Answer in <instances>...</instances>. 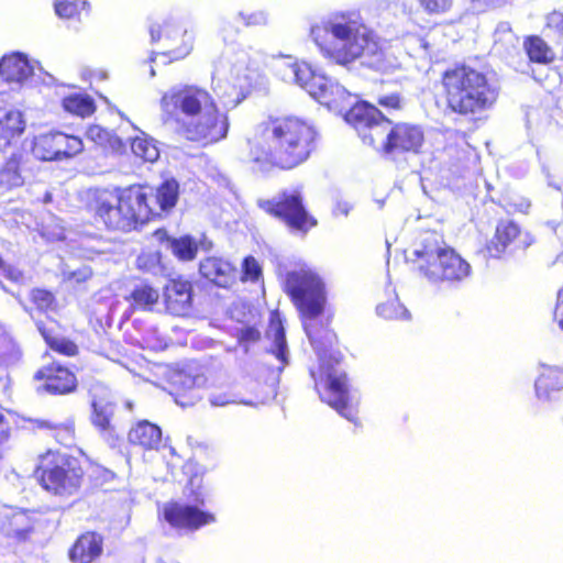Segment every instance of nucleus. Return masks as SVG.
<instances>
[{
	"instance_id": "obj_1",
	"label": "nucleus",
	"mask_w": 563,
	"mask_h": 563,
	"mask_svg": "<svg viewBox=\"0 0 563 563\" xmlns=\"http://www.w3.org/2000/svg\"><path fill=\"white\" fill-rule=\"evenodd\" d=\"M320 133L296 114H269L245 141L249 159L262 167L289 172L306 164L319 150Z\"/></svg>"
},
{
	"instance_id": "obj_2",
	"label": "nucleus",
	"mask_w": 563,
	"mask_h": 563,
	"mask_svg": "<svg viewBox=\"0 0 563 563\" xmlns=\"http://www.w3.org/2000/svg\"><path fill=\"white\" fill-rule=\"evenodd\" d=\"M435 103L455 120L477 122L497 103L500 89L492 73L465 62L445 67L437 81Z\"/></svg>"
},
{
	"instance_id": "obj_3",
	"label": "nucleus",
	"mask_w": 563,
	"mask_h": 563,
	"mask_svg": "<svg viewBox=\"0 0 563 563\" xmlns=\"http://www.w3.org/2000/svg\"><path fill=\"white\" fill-rule=\"evenodd\" d=\"M176 205V181L166 180L156 195L143 187H130L122 191H96L91 210L98 221L108 229L131 231L146 223L161 212H169Z\"/></svg>"
},
{
	"instance_id": "obj_4",
	"label": "nucleus",
	"mask_w": 563,
	"mask_h": 563,
	"mask_svg": "<svg viewBox=\"0 0 563 563\" xmlns=\"http://www.w3.org/2000/svg\"><path fill=\"white\" fill-rule=\"evenodd\" d=\"M310 35L323 56L338 65H349L379 51L374 33L360 19L346 13L312 25Z\"/></svg>"
},
{
	"instance_id": "obj_5",
	"label": "nucleus",
	"mask_w": 563,
	"mask_h": 563,
	"mask_svg": "<svg viewBox=\"0 0 563 563\" xmlns=\"http://www.w3.org/2000/svg\"><path fill=\"white\" fill-rule=\"evenodd\" d=\"M178 109L196 122L183 123L180 133L206 147L224 140L229 133L228 115L220 111L212 95L202 87L185 85L178 90Z\"/></svg>"
},
{
	"instance_id": "obj_6",
	"label": "nucleus",
	"mask_w": 563,
	"mask_h": 563,
	"mask_svg": "<svg viewBox=\"0 0 563 563\" xmlns=\"http://www.w3.org/2000/svg\"><path fill=\"white\" fill-rule=\"evenodd\" d=\"M284 291L298 310L311 344L317 345L323 338L329 342L335 338L330 329L322 328L317 321L324 311L327 291L324 282L316 272L301 268L287 273Z\"/></svg>"
},
{
	"instance_id": "obj_7",
	"label": "nucleus",
	"mask_w": 563,
	"mask_h": 563,
	"mask_svg": "<svg viewBox=\"0 0 563 563\" xmlns=\"http://www.w3.org/2000/svg\"><path fill=\"white\" fill-rule=\"evenodd\" d=\"M412 261L416 268L433 283L459 284L472 274L470 263L435 231L423 235Z\"/></svg>"
},
{
	"instance_id": "obj_8",
	"label": "nucleus",
	"mask_w": 563,
	"mask_h": 563,
	"mask_svg": "<svg viewBox=\"0 0 563 563\" xmlns=\"http://www.w3.org/2000/svg\"><path fill=\"white\" fill-rule=\"evenodd\" d=\"M313 388L320 400L347 420H356V410L351 404L347 376L339 373L330 360L320 356L310 368Z\"/></svg>"
},
{
	"instance_id": "obj_9",
	"label": "nucleus",
	"mask_w": 563,
	"mask_h": 563,
	"mask_svg": "<svg viewBox=\"0 0 563 563\" xmlns=\"http://www.w3.org/2000/svg\"><path fill=\"white\" fill-rule=\"evenodd\" d=\"M258 207L292 233L306 235L318 225V219L308 210L305 197L298 189L283 190L276 198L260 200Z\"/></svg>"
},
{
	"instance_id": "obj_10",
	"label": "nucleus",
	"mask_w": 563,
	"mask_h": 563,
	"mask_svg": "<svg viewBox=\"0 0 563 563\" xmlns=\"http://www.w3.org/2000/svg\"><path fill=\"white\" fill-rule=\"evenodd\" d=\"M205 473L206 470L192 460L183 466V474L187 477L184 494L191 504L178 505V529L195 531L216 521L212 512L198 508L203 505L201 487Z\"/></svg>"
},
{
	"instance_id": "obj_11",
	"label": "nucleus",
	"mask_w": 563,
	"mask_h": 563,
	"mask_svg": "<svg viewBox=\"0 0 563 563\" xmlns=\"http://www.w3.org/2000/svg\"><path fill=\"white\" fill-rule=\"evenodd\" d=\"M36 474L42 486L56 495H70L80 485L81 470L67 455L47 451L40 456Z\"/></svg>"
},
{
	"instance_id": "obj_12",
	"label": "nucleus",
	"mask_w": 563,
	"mask_h": 563,
	"mask_svg": "<svg viewBox=\"0 0 563 563\" xmlns=\"http://www.w3.org/2000/svg\"><path fill=\"white\" fill-rule=\"evenodd\" d=\"M534 242V235L516 221L500 220L481 252L487 258L499 260L506 254L525 253Z\"/></svg>"
},
{
	"instance_id": "obj_13",
	"label": "nucleus",
	"mask_w": 563,
	"mask_h": 563,
	"mask_svg": "<svg viewBox=\"0 0 563 563\" xmlns=\"http://www.w3.org/2000/svg\"><path fill=\"white\" fill-rule=\"evenodd\" d=\"M345 121L353 126L363 142L376 146L378 139L386 132L390 120L374 104L367 101L354 103L344 115Z\"/></svg>"
},
{
	"instance_id": "obj_14",
	"label": "nucleus",
	"mask_w": 563,
	"mask_h": 563,
	"mask_svg": "<svg viewBox=\"0 0 563 563\" xmlns=\"http://www.w3.org/2000/svg\"><path fill=\"white\" fill-rule=\"evenodd\" d=\"M424 143V132L418 124L393 122L386 124V132L377 145L384 154H417Z\"/></svg>"
},
{
	"instance_id": "obj_15",
	"label": "nucleus",
	"mask_w": 563,
	"mask_h": 563,
	"mask_svg": "<svg viewBox=\"0 0 563 563\" xmlns=\"http://www.w3.org/2000/svg\"><path fill=\"white\" fill-rule=\"evenodd\" d=\"M37 380H44L40 387L49 394H67L75 389L76 377L67 368L60 365H49L41 368L34 375Z\"/></svg>"
},
{
	"instance_id": "obj_16",
	"label": "nucleus",
	"mask_w": 563,
	"mask_h": 563,
	"mask_svg": "<svg viewBox=\"0 0 563 563\" xmlns=\"http://www.w3.org/2000/svg\"><path fill=\"white\" fill-rule=\"evenodd\" d=\"M199 272L218 287L229 288L236 280L235 266L221 257L208 256L199 263Z\"/></svg>"
},
{
	"instance_id": "obj_17",
	"label": "nucleus",
	"mask_w": 563,
	"mask_h": 563,
	"mask_svg": "<svg viewBox=\"0 0 563 563\" xmlns=\"http://www.w3.org/2000/svg\"><path fill=\"white\" fill-rule=\"evenodd\" d=\"M103 539L96 532L81 534L69 550L71 563H92L102 553Z\"/></svg>"
},
{
	"instance_id": "obj_18",
	"label": "nucleus",
	"mask_w": 563,
	"mask_h": 563,
	"mask_svg": "<svg viewBox=\"0 0 563 563\" xmlns=\"http://www.w3.org/2000/svg\"><path fill=\"white\" fill-rule=\"evenodd\" d=\"M0 74L8 82L22 84L33 74V67L30 65L26 56L13 53L2 57L0 60Z\"/></svg>"
},
{
	"instance_id": "obj_19",
	"label": "nucleus",
	"mask_w": 563,
	"mask_h": 563,
	"mask_svg": "<svg viewBox=\"0 0 563 563\" xmlns=\"http://www.w3.org/2000/svg\"><path fill=\"white\" fill-rule=\"evenodd\" d=\"M534 387L539 398L550 399L553 394L563 389V367L543 365Z\"/></svg>"
},
{
	"instance_id": "obj_20",
	"label": "nucleus",
	"mask_w": 563,
	"mask_h": 563,
	"mask_svg": "<svg viewBox=\"0 0 563 563\" xmlns=\"http://www.w3.org/2000/svg\"><path fill=\"white\" fill-rule=\"evenodd\" d=\"M128 440L133 445L154 450L161 444L162 431L156 424L142 420L129 431Z\"/></svg>"
},
{
	"instance_id": "obj_21",
	"label": "nucleus",
	"mask_w": 563,
	"mask_h": 563,
	"mask_svg": "<svg viewBox=\"0 0 563 563\" xmlns=\"http://www.w3.org/2000/svg\"><path fill=\"white\" fill-rule=\"evenodd\" d=\"M523 49L532 64L549 65L555 60L552 47L539 35H528L523 38Z\"/></svg>"
},
{
	"instance_id": "obj_22",
	"label": "nucleus",
	"mask_w": 563,
	"mask_h": 563,
	"mask_svg": "<svg viewBox=\"0 0 563 563\" xmlns=\"http://www.w3.org/2000/svg\"><path fill=\"white\" fill-rule=\"evenodd\" d=\"M25 184V175L22 168V157L11 155L0 167V187L5 190L22 187Z\"/></svg>"
},
{
	"instance_id": "obj_23",
	"label": "nucleus",
	"mask_w": 563,
	"mask_h": 563,
	"mask_svg": "<svg viewBox=\"0 0 563 563\" xmlns=\"http://www.w3.org/2000/svg\"><path fill=\"white\" fill-rule=\"evenodd\" d=\"M213 243L206 233H201L198 239L186 234L178 238V260L192 261L197 257L199 251L209 252Z\"/></svg>"
},
{
	"instance_id": "obj_24",
	"label": "nucleus",
	"mask_w": 563,
	"mask_h": 563,
	"mask_svg": "<svg viewBox=\"0 0 563 563\" xmlns=\"http://www.w3.org/2000/svg\"><path fill=\"white\" fill-rule=\"evenodd\" d=\"M321 79L308 63L299 60L290 81L298 84L311 96L318 97L322 90Z\"/></svg>"
},
{
	"instance_id": "obj_25",
	"label": "nucleus",
	"mask_w": 563,
	"mask_h": 563,
	"mask_svg": "<svg viewBox=\"0 0 563 563\" xmlns=\"http://www.w3.org/2000/svg\"><path fill=\"white\" fill-rule=\"evenodd\" d=\"M25 130V121L20 111H9L0 119V140L4 145L21 136Z\"/></svg>"
},
{
	"instance_id": "obj_26",
	"label": "nucleus",
	"mask_w": 563,
	"mask_h": 563,
	"mask_svg": "<svg viewBox=\"0 0 563 563\" xmlns=\"http://www.w3.org/2000/svg\"><path fill=\"white\" fill-rule=\"evenodd\" d=\"M33 423L36 429L49 431L57 442L66 446L71 445L74 442L75 430L71 421L53 422L45 419H35Z\"/></svg>"
},
{
	"instance_id": "obj_27",
	"label": "nucleus",
	"mask_w": 563,
	"mask_h": 563,
	"mask_svg": "<svg viewBox=\"0 0 563 563\" xmlns=\"http://www.w3.org/2000/svg\"><path fill=\"white\" fill-rule=\"evenodd\" d=\"M159 298L158 291L148 285H141L135 287L129 297L131 301V312L135 310H152L153 306L157 303Z\"/></svg>"
},
{
	"instance_id": "obj_28",
	"label": "nucleus",
	"mask_w": 563,
	"mask_h": 563,
	"mask_svg": "<svg viewBox=\"0 0 563 563\" xmlns=\"http://www.w3.org/2000/svg\"><path fill=\"white\" fill-rule=\"evenodd\" d=\"M267 335L274 341L276 356L279 360H284L286 353V335L284 320L278 310H273L269 313Z\"/></svg>"
},
{
	"instance_id": "obj_29",
	"label": "nucleus",
	"mask_w": 563,
	"mask_h": 563,
	"mask_svg": "<svg viewBox=\"0 0 563 563\" xmlns=\"http://www.w3.org/2000/svg\"><path fill=\"white\" fill-rule=\"evenodd\" d=\"M87 137L96 144L119 153L124 150L125 144L123 141L111 131L103 129L100 125H92L87 130Z\"/></svg>"
},
{
	"instance_id": "obj_30",
	"label": "nucleus",
	"mask_w": 563,
	"mask_h": 563,
	"mask_svg": "<svg viewBox=\"0 0 563 563\" xmlns=\"http://www.w3.org/2000/svg\"><path fill=\"white\" fill-rule=\"evenodd\" d=\"M56 132L40 134L34 137L32 153L42 161H56Z\"/></svg>"
},
{
	"instance_id": "obj_31",
	"label": "nucleus",
	"mask_w": 563,
	"mask_h": 563,
	"mask_svg": "<svg viewBox=\"0 0 563 563\" xmlns=\"http://www.w3.org/2000/svg\"><path fill=\"white\" fill-rule=\"evenodd\" d=\"M4 532L16 539H24L31 530V521L25 511H13L3 525Z\"/></svg>"
},
{
	"instance_id": "obj_32",
	"label": "nucleus",
	"mask_w": 563,
	"mask_h": 563,
	"mask_svg": "<svg viewBox=\"0 0 563 563\" xmlns=\"http://www.w3.org/2000/svg\"><path fill=\"white\" fill-rule=\"evenodd\" d=\"M56 161L71 157L82 151V141L73 135L56 132Z\"/></svg>"
},
{
	"instance_id": "obj_33",
	"label": "nucleus",
	"mask_w": 563,
	"mask_h": 563,
	"mask_svg": "<svg viewBox=\"0 0 563 563\" xmlns=\"http://www.w3.org/2000/svg\"><path fill=\"white\" fill-rule=\"evenodd\" d=\"M64 109L79 117H88L93 113L95 106L91 98L81 95H71L63 100Z\"/></svg>"
},
{
	"instance_id": "obj_34",
	"label": "nucleus",
	"mask_w": 563,
	"mask_h": 563,
	"mask_svg": "<svg viewBox=\"0 0 563 563\" xmlns=\"http://www.w3.org/2000/svg\"><path fill=\"white\" fill-rule=\"evenodd\" d=\"M133 154L144 162L153 163L159 157V151L152 140L145 137H135L131 142Z\"/></svg>"
},
{
	"instance_id": "obj_35",
	"label": "nucleus",
	"mask_w": 563,
	"mask_h": 563,
	"mask_svg": "<svg viewBox=\"0 0 563 563\" xmlns=\"http://www.w3.org/2000/svg\"><path fill=\"white\" fill-rule=\"evenodd\" d=\"M263 279V268L260 262L253 256L247 255L242 260L240 280L242 283L256 284Z\"/></svg>"
},
{
	"instance_id": "obj_36",
	"label": "nucleus",
	"mask_w": 563,
	"mask_h": 563,
	"mask_svg": "<svg viewBox=\"0 0 563 563\" xmlns=\"http://www.w3.org/2000/svg\"><path fill=\"white\" fill-rule=\"evenodd\" d=\"M30 298L36 309L41 312L47 313L57 309V300L54 294L46 289H32L30 292Z\"/></svg>"
},
{
	"instance_id": "obj_37",
	"label": "nucleus",
	"mask_w": 563,
	"mask_h": 563,
	"mask_svg": "<svg viewBox=\"0 0 563 563\" xmlns=\"http://www.w3.org/2000/svg\"><path fill=\"white\" fill-rule=\"evenodd\" d=\"M298 63L299 60L290 55L278 56L274 58L272 69L275 76L279 77L282 80L290 81Z\"/></svg>"
},
{
	"instance_id": "obj_38",
	"label": "nucleus",
	"mask_w": 563,
	"mask_h": 563,
	"mask_svg": "<svg viewBox=\"0 0 563 563\" xmlns=\"http://www.w3.org/2000/svg\"><path fill=\"white\" fill-rule=\"evenodd\" d=\"M92 423L102 431L110 429L113 406L110 402L93 401Z\"/></svg>"
},
{
	"instance_id": "obj_39",
	"label": "nucleus",
	"mask_w": 563,
	"mask_h": 563,
	"mask_svg": "<svg viewBox=\"0 0 563 563\" xmlns=\"http://www.w3.org/2000/svg\"><path fill=\"white\" fill-rule=\"evenodd\" d=\"M192 289L194 285L189 280L178 278V316L187 317L192 309Z\"/></svg>"
},
{
	"instance_id": "obj_40",
	"label": "nucleus",
	"mask_w": 563,
	"mask_h": 563,
	"mask_svg": "<svg viewBox=\"0 0 563 563\" xmlns=\"http://www.w3.org/2000/svg\"><path fill=\"white\" fill-rule=\"evenodd\" d=\"M20 354V349L14 340L4 333H0V362L5 365L13 364L18 362Z\"/></svg>"
},
{
	"instance_id": "obj_41",
	"label": "nucleus",
	"mask_w": 563,
	"mask_h": 563,
	"mask_svg": "<svg viewBox=\"0 0 563 563\" xmlns=\"http://www.w3.org/2000/svg\"><path fill=\"white\" fill-rule=\"evenodd\" d=\"M377 313L386 320H394L399 319L401 317H408V312L396 300H388L384 303H380L377 307Z\"/></svg>"
},
{
	"instance_id": "obj_42",
	"label": "nucleus",
	"mask_w": 563,
	"mask_h": 563,
	"mask_svg": "<svg viewBox=\"0 0 563 563\" xmlns=\"http://www.w3.org/2000/svg\"><path fill=\"white\" fill-rule=\"evenodd\" d=\"M421 9L429 15H441L449 12L453 0H417Z\"/></svg>"
},
{
	"instance_id": "obj_43",
	"label": "nucleus",
	"mask_w": 563,
	"mask_h": 563,
	"mask_svg": "<svg viewBox=\"0 0 563 563\" xmlns=\"http://www.w3.org/2000/svg\"><path fill=\"white\" fill-rule=\"evenodd\" d=\"M162 120L164 123L173 122L176 112V91L169 89L161 99Z\"/></svg>"
},
{
	"instance_id": "obj_44",
	"label": "nucleus",
	"mask_w": 563,
	"mask_h": 563,
	"mask_svg": "<svg viewBox=\"0 0 563 563\" xmlns=\"http://www.w3.org/2000/svg\"><path fill=\"white\" fill-rule=\"evenodd\" d=\"M136 263L140 269L146 272L156 274L162 271L159 252L142 253L139 255Z\"/></svg>"
},
{
	"instance_id": "obj_45",
	"label": "nucleus",
	"mask_w": 563,
	"mask_h": 563,
	"mask_svg": "<svg viewBox=\"0 0 563 563\" xmlns=\"http://www.w3.org/2000/svg\"><path fill=\"white\" fill-rule=\"evenodd\" d=\"M86 2L68 0H56L54 4L56 14L63 19L74 18L79 12L80 7L84 8Z\"/></svg>"
},
{
	"instance_id": "obj_46",
	"label": "nucleus",
	"mask_w": 563,
	"mask_h": 563,
	"mask_svg": "<svg viewBox=\"0 0 563 563\" xmlns=\"http://www.w3.org/2000/svg\"><path fill=\"white\" fill-rule=\"evenodd\" d=\"M377 104L386 110H400L402 108V98L398 92L379 96Z\"/></svg>"
},
{
	"instance_id": "obj_47",
	"label": "nucleus",
	"mask_w": 563,
	"mask_h": 563,
	"mask_svg": "<svg viewBox=\"0 0 563 563\" xmlns=\"http://www.w3.org/2000/svg\"><path fill=\"white\" fill-rule=\"evenodd\" d=\"M195 34L192 31L185 30L181 34L180 44H178V58L188 56L194 49Z\"/></svg>"
},
{
	"instance_id": "obj_48",
	"label": "nucleus",
	"mask_w": 563,
	"mask_h": 563,
	"mask_svg": "<svg viewBox=\"0 0 563 563\" xmlns=\"http://www.w3.org/2000/svg\"><path fill=\"white\" fill-rule=\"evenodd\" d=\"M49 345L53 350L68 356H73L77 353V345L66 339H54L49 341Z\"/></svg>"
},
{
	"instance_id": "obj_49",
	"label": "nucleus",
	"mask_w": 563,
	"mask_h": 563,
	"mask_svg": "<svg viewBox=\"0 0 563 563\" xmlns=\"http://www.w3.org/2000/svg\"><path fill=\"white\" fill-rule=\"evenodd\" d=\"M151 62L153 63V66L151 67V76L154 77L156 76L157 70L172 65L174 57L170 53H158L151 57Z\"/></svg>"
},
{
	"instance_id": "obj_50",
	"label": "nucleus",
	"mask_w": 563,
	"mask_h": 563,
	"mask_svg": "<svg viewBox=\"0 0 563 563\" xmlns=\"http://www.w3.org/2000/svg\"><path fill=\"white\" fill-rule=\"evenodd\" d=\"M240 344L255 343L261 339V332L255 327H245L239 331L236 336Z\"/></svg>"
},
{
	"instance_id": "obj_51",
	"label": "nucleus",
	"mask_w": 563,
	"mask_h": 563,
	"mask_svg": "<svg viewBox=\"0 0 563 563\" xmlns=\"http://www.w3.org/2000/svg\"><path fill=\"white\" fill-rule=\"evenodd\" d=\"M545 27L550 31H553L558 34H563V13L558 11H552L548 14L545 21Z\"/></svg>"
},
{
	"instance_id": "obj_52",
	"label": "nucleus",
	"mask_w": 563,
	"mask_h": 563,
	"mask_svg": "<svg viewBox=\"0 0 563 563\" xmlns=\"http://www.w3.org/2000/svg\"><path fill=\"white\" fill-rule=\"evenodd\" d=\"M154 236L158 242L165 245L166 250H169L174 255H176V239L169 236L166 230H156Z\"/></svg>"
},
{
	"instance_id": "obj_53",
	"label": "nucleus",
	"mask_w": 563,
	"mask_h": 563,
	"mask_svg": "<svg viewBox=\"0 0 563 563\" xmlns=\"http://www.w3.org/2000/svg\"><path fill=\"white\" fill-rule=\"evenodd\" d=\"M0 269L3 271V274L7 278H9L15 283L22 282V279H23V273L16 267H13L11 265H5V263L1 256H0Z\"/></svg>"
},
{
	"instance_id": "obj_54",
	"label": "nucleus",
	"mask_w": 563,
	"mask_h": 563,
	"mask_svg": "<svg viewBox=\"0 0 563 563\" xmlns=\"http://www.w3.org/2000/svg\"><path fill=\"white\" fill-rule=\"evenodd\" d=\"M553 316L560 329L563 331V287L559 290Z\"/></svg>"
},
{
	"instance_id": "obj_55",
	"label": "nucleus",
	"mask_w": 563,
	"mask_h": 563,
	"mask_svg": "<svg viewBox=\"0 0 563 563\" xmlns=\"http://www.w3.org/2000/svg\"><path fill=\"white\" fill-rule=\"evenodd\" d=\"M164 518L172 527H176V504L169 503L165 505Z\"/></svg>"
},
{
	"instance_id": "obj_56",
	"label": "nucleus",
	"mask_w": 563,
	"mask_h": 563,
	"mask_svg": "<svg viewBox=\"0 0 563 563\" xmlns=\"http://www.w3.org/2000/svg\"><path fill=\"white\" fill-rule=\"evenodd\" d=\"M9 437V423L4 418L2 409L0 408V443L5 441Z\"/></svg>"
},
{
	"instance_id": "obj_57",
	"label": "nucleus",
	"mask_w": 563,
	"mask_h": 563,
	"mask_svg": "<svg viewBox=\"0 0 563 563\" xmlns=\"http://www.w3.org/2000/svg\"><path fill=\"white\" fill-rule=\"evenodd\" d=\"M162 26L159 24L152 25L150 27L152 42H156L162 37Z\"/></svg>"
},
{
	"instance_id": "obj_58",
	"label": "nucleus",
	"mask_w": 563,
	"mask_h": 563,
	"mask_svg": "<svg viewBox=\"0 0 563 563\" xmlns=\"http://www.w3.org/2000/svg\"><path fill=\"white\" fill-rule=\"evenodd\" d=\"M78 275L80 277H78L77 280H85L90 276V273L85 271V272H79ZM74 276H77V273H75Z\"/></svg>"
},
{
	"instance_id": "obj_59",
	"label": "nucleus",
	"mask_w": 563,
	"mask_h": 563,
	"mask_svg": "<svg viewBox=\"0 0 563 563\" xmlns=\"http://www.w3.org/2000/svg\"><path fill=\"white\" fill-rule=\"evenodd\" d=\"M263 20H264L263 15H262V14H260V15L257 16V20H256V21H253V22H252V21L247 20V21H246V24H257V23H261Z\"/></svg>"
},
{
	"instance_id": "obj_60",
	"label": "nucleus",
	"mask_w": 563,
	"mask_h": 563,
	"mask_svg": "<svg viewBox=\"0 0 563 563\" xmlns=\"http://www.w3.org/2000/svg\"><path fill=\"white\" fill-rule=\"evenodd\" d=\"M20 305L23 307V309L29 312V308L26 305H24V302L22 300H20Z\"/></svg>"
},
{
	"instance_id": "obj_61",
	"label": "nucleus",
	"mask_w": 563,
	"mask_h": 563,
	"mask_svg": "<svg viewBox=\"0 0 563 563\" xmlns=\"http://www.w3.org/2000/svg\"><path fill=\"white\" fill-rule=\"evenodd\" d=\"M125 406H126V408H128L129 410H132V408H133V405H132V402H130V401H128V402L125 404Z\"/></svg>"
},
{
	"instance_id": "obj_62",
	"label": "nucleus",
	"mask_w": 563,
	"mask_h": 563,
	"mask_svg": "<svg viewBox=\"0 0 563 563\" xmlns=\"http://www.w3.org/2000/svg\"><path fill=\"white\" fill-rule=\"evenodd\" d=\"M242 99H245L244 95L240 99H238L236 102H240Z\"/></svg>"
}]
</instances>
